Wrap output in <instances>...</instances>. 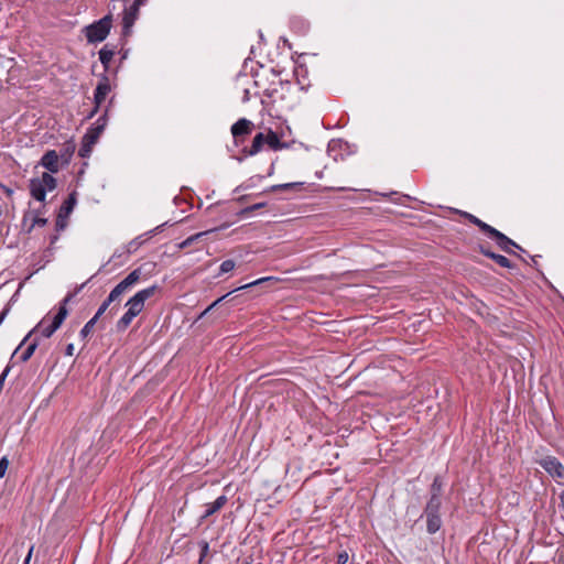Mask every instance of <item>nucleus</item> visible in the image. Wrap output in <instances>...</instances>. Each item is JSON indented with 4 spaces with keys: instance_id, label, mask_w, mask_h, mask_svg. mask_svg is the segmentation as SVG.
Returning <instances> with one entry per match:
<instances>
[{
    "instance_id": "nucleus-1",
    "label": "nucleus",
    "mask_w": 564,
    "mask_h": 564,
    "mask_svg": "<svg viewBox=\"0 0 564 564\" xmlns=\"http://www.w3.org/2000/svg\"><path fill=\"white\" fill-rule=\"evenodd\" d=\"M455 213L467 219L470 224L477 226L479 230L482 231L488 238L495 240L496 245L501 251L517 256V253L512 250V248H516L521 252H525V250L516 241H513L512 239H510L509 237H507L505 234L497 230L492 226L486 224L475 215L458 209H455Z\"/></svg>"
},
{
    "instance_id": "nucleus-2",
    "label": "nucleus",
    "mask_w": 564,
    "mask_h": 564,
    "mask_svg": "<svg viewBox=\"0 0 564 564\" xmlns=\"http://www.w3.org/2000/svg\"><path fill=\"white\" fill-rule=\"evenodd\" d=\"M161 290L162 288L160 285L153 284L138 291L132 297H130L126 303L128 310L116 324L117 332H124L130 326L132 319L143 311L145 301L152 297L155 293L161 292Z\"/></svg>"
},
{
    "instance_id": "nucleus-3",
    "label": "nucleus",
    "mask_w": 564,
    "mask_h": 564,
    "mask_svg": "<svg viewBox=\"0 0 564 564\" xmlns=\"http://www.w3.org/2000/svg\"><path fill=\"white\" fill-rule=\"evenodd\" d=\"M70 301V292L61 302L59 306L52 310L44 316L35 328L24 338L22 344L28 339L32 333H41L43 337H51L63 324L68 315L67 304Z\"/></svg>"
},
{
    "instance_id": "nucleus-4",
    "label": "nucleus",
    "mask_w": 564,
    "mask_h": 564,
    "mask_svg": "<svg viewBox=\"0 0 564 564\" xmlns=\"http://www.w3.org/2000/svg\"><path fill=\"white\" fill-rule=\"evenodd\" d=\"M444 479L441 475H436L429 489V499L423 508L424 513L442 514Z\"/></svg>"
},
{
    "instance_id": "nucleus-5",
    "label": "nucleus",
    "mask_w": 564,
    "mask_h": 564,
    "mask_svg": "<svg viewBox=\"0 0 564 564\" xmlns=\"http://www.w3.org/2000/svg\"><path fill=\"white\" fill-rule=\"evenodd\" d=\"M112 24L111 15H105L100 20L85 26V35L89 43L104 41L110 32Z\"/></svg>"
},
{
    "instance_id": "nucleus-6",
    "label": "nucleus",
    "mask_w": 564,
    "mask_h": 564,
    "mask_svg": "<svg viewBox=\"0 0 564 564\" xmlns=\"http://www.w3.org/2000/svg\"><path fill=\"white\" fill-rule=\"evenodd\" d=\"M143 276L142 268L139 267L131 271L121 282H119L109 293L110 300L116 302L120 301V297L129 292Z\"/></svg>"
},
{
    "instance_id": "nucleus-7",
    "label": "nucleus",
    "mask_w": 564,
    "mask_h": 564,
    "mask_svg": "<svg viewBox=\"0 0 564 564\" xmlns=\"http://www.w3.org/2000/svg\"><path fill=\"white\" fill-rule=\"evenodd\" d=\"M538 463L551 477L564 479V465L556 457L545 456Z\"/></svg>"
},
{
    "instance_id": "nucleus-8",
    "label": "nucleus",
    "mask_w": 564,
    "mask_h": 564,
    "mask_svg": "<svg viewBox=\"0 0 564 564\" xmlns=\"http://www.w3.org/2000/svg\"><path fill=\"white\" fill-rule=\"evenodd\" d=\"M253 128L254 124L251 120L247 118H241L231 126L230 131L232 138L237 139L239 137L250 135L252 133Z\"/></svg>"
},
{
    "instance_id": "nucleus-9",
    "label": "nucleus",
    "mask_w": 564,
    "mask_h": 564,
    "mask_svg": "<svg viewBox=\"0 0 564 564\" xmlns=\"http://www.w3.org/2000/svg\"><path fill=\"white\" fill-rule=\"evenodd\" d=\"M265 133L259 132L253 137L250 147H243L241 153L243 156H253L258 154L265 145Z\"/></svg>"
},
{
    "instance_id": "nucleus-10",
    "label": "nucleus",
    "mask_w": 564,
    "mask_h": 564,
    "mask_svg": "<svg viewBox=\"0 0 564 564\" xmlns=\"http://www.w3.org/2000/svg\"><path fill=\"white\" fill-rule=\"evenodd\" d=\"M110 84L107 77H104L102 80L97 85L94 94L95 108L91 115L99 108V106L105 101L107 95L110 93Z\"/></svg>"
},
{
    "instance_id": "nucleus-11",
    "label": "nucleus",
    "mask_w": 564,
    "mask_h": 564,
    "mask_svg": "<svg viewBox=\"0 0 564 564\" xmlns=\"http://www.w3.org/2000/svg\"><path fill=\"white\" fill-rule=\"evenodd\" d=\"M139 14V9L137 6H130L123 12L122 17V33L123 35H128L133 26Z\"/></svg>"
},
{
    "instance_id": "nucleus-12",
    "label": "nucleus",
    "mask_w": 564,
    "mask_h": 564,
    "mask_svg": "<svg viewBox=\"0 0 564 564\" xmlns=\"http://www.w3.org/2000/svg\"><path fill=\"white\" fill-rule=\"evenodd\" d=\"M421 518H425L426 532L431 535L437 533L443 527L442 514L422 512Z\"/></svg>"
},
{
    "instance_id": "nucleus-13",
    "label": "nucleus",
    "mask_w": 564,
    "mask_h": 564,
    "mask_svg": "<svg viewBox=\"0 0 564 564\" xmlns=\"http://www.w3.org/2000/svg\"><path fill=\"white\" fill-rule=\"evenodd\" d=\"M479 252L481 254H484L485 257L491 259L492 261H495L498 265H500L501 268H507V269H512L513 268V264L512 262L505 256L502 254H499V253H496L494 251H491L489 248L480 245L479 246Z\"/></svg>"
},
{
    "instance_id": "nucleus-14",
    "label": "nucleus",
    "mask_w": 564,
    "mask_h": 564,
    "mask_svg": "<svg viewBox=\"0 0 564 564\" xmlns=\"http://www.w3.org/2000/svg\"><path fill=\"white\" fill-rule=\"evenodd\" d=\"M70 215V194L65 197L56 218V229L64 230L67 227V218Z\"/></svg>"
},
{
    "instance_id": "nucleus-15",
    "label": "nucleus",
    "mask_w": 564,
    "mask_h": 564,
    "mask_svg": "<svg viewBox=\"0 0 564 564\" xmlns=\"http://www.w3.org/2000/svg\"><path fill=\"white\" fill-rule=\"evenodd\" d=\"M99 140V137L86 131L82 139V145L78 151V155L80 158H88L93 151L94 145Z\"/></svg>"
},
{
    "instance_id": "nucleus-16",
    "label": "nucleus",
    "mask_w": 564,
    "mask_h": 564,
    "mask_svg": "<svg viewBox=\"0 0 564 564\" xmlns=\"http://www.w3.org/2000/svg\"><path fill=\"white\" fill-rule=\"evenodd\" d=\"M41 165L51 173H56L59 169V158L54 150L47 151L41 159Z\"/></svg>"
},
{
    "instance_id": "nucleus-17",
    "label": "nucleus",
    "mask_w": 564,
    "mask_h": 564,
    "mask_svg": "<svg viewBox=\"0 0 564 564\" xmlns=\"http://www.w3.org/2000/svg\"><path fill=\"white\" fill-rule=\"evenodd\" d=\"M116 53H117V46L109 44V43L104 45V47L99 51V59H100L105 70L109 69L110 62Z\"/></svg>"
},
{
    "instance_id": "nucleus-18",
    "label": "nucleus",
    "mask_w": 564,
    "mask_h": 564,
    "mask_svg": "<svg viewBox=\"0 0 564 564\" xmlns=\"http://www.w3.org/2000/svg\"><path fill=\"white\" fill-rule=\"evenodd\" d=\"M227 503V497L225 495L219 496L213 503L206 505V510L200 517V521L206 520L217 511H219Z\"/></svg>"
},
{
    "instance_id": "nucleus-19",
    "label": "nucleus",
    "mask_w": 564,
    "mask_h": 564,
    "mask_svg": "<svg viewBox=\"0 0 564 564\" xmlns=\"http://www.w3.org/2000/svg\"><path fill=\"white\" fill-rule=\"evenodd\" d=\"M265 143L269 147V149L273 151H279L282 149L288 148V143L283 142L276 132L269 129L268 133L265 134Z\"/></svg>"
},
{
    "instance_id": "nucleus-20",
    "label": "nucleus",
    "mask_w": 564,
    "mask_h": 564,
    "mask_svg": "<svg viewBox=\"0 0 564 564\" xmlns=\"http://www.w3.org/2000/svg\"><path fill=\"white\" fill-rule=\"evenodd\" d=\"M30 192L33 198L43 202L45 199L46 189L39 178H33L30 182Z\"/></svg>"
},
{
    "instance_id": "nucleus-21",
    "label": "nucleus",
    "mask_w": 564,
    "mask_h": 564,
    "mask_svg": "<svg viewBox=\"0 0 564 564\" xmlns=\"http://www.w3.org/2000/svg\"><path fill=\"white\" fill-rule=\"evenodd\" d=\"M107 113L108 109L104 112L102 116H100L88 129L87 131L89 133L96 134L100 138L101 133L104 132L106 126H107Z\"/></svg>"
},
{
    "instance_id": "nucleus-22",
    "label": "nucleus",
    "mask_w": 564,
    "mask_h": 564,
    "mask_svg": "<svg viewBox=\"0 0 564 564\" xmlns=\"http://www.w3.org/2000/svg\"><path fill=\"white\" fill-rule=\"evenodd\" d=\"M303 186V183L301 182H292V183H284V184H276L272 185L269 188V192H282V191H289V189H299Z\"/></svg>"
},
{
    "instance_id": "nucleus-23",
    "label": "nucleus",
    "mask_w": 564,
    "mask_h": 564,
    "mask_svg": "<svg viewBox=\"0 0 564 564\" xmlns=\"http://www.w3.org/2000/svg\"><path fill=\"white\" fill-rule=\"evenodd\" d=\"M215 230H217V228L212 229V230L202 231V232H198V234H195V235H192L191 237L186 238L184 241H182L180 243V248L181 249L187 248V247L192 246L194 241L198 240L203 236H206L209 232H213Z\"/></svg>"
},
{
    "instance_id": "nucleus-24",
    "label": "nucleus",
    "mask_w": 564,
    "mask_h": 564,
    "mask_svg": "<svg viewBox=\"0 0 564 564\" xmlns=\"http://www.w3.org/2000/svg\"><path fill=\"white\" fill-rule=\"evenodd\" d=\"M39 180L46 191H53L56 187V180L50 173H43Z\"/></svg>"
},
{
    "instance_id": "nucleus-25",
    "label": "nucleus",
    "mask_w": 564,
    "mask_h": 564,
    "mask_svg": "<svg viewBox=\"0 0 564 564\" xmlns=\"http://www.w3.org/2000/svg\"><path fill=\"white\" fill-rule=\"evenodd\" d=\"M279 279L278 278H274V276H265V278H261V279H258L256 281H252L250 283H247V284H243L239 288L236 289L237 290H245V289H248V288H251V286H254V285H259V284H262V283H265V282H276Z\"/></svg>"
},
{
    "instance_id": "nucleus-26",
    "label": "nucleus",
    "mask_w": 564,
    "mask_h": 564,
    "mask_svg": "<svg viewBox=\"0 0 564 564\" xmlns=\"http://www.w3.org/2000/svg\"><path fill=\"white\" fill-rule=\"evenodd\" d=\"M143 236H139L137 238H134L133 240H131L127 247H126V252L127 253H133L135 252L144 242V240L142 239Z\"/></svg>"
},
{
    "instance_id": "nucleus-27",
    "label": "nucleus",
    "mask_w": 564,
    "mask_h": 564,
    "mask_svg": "<svg viewBox=\"0 0 564 564\" xmlns=\"http://www.w3.org/2000/svg\"><path fill=\"white\" fill-rule=\"evenodd\" d=\"M198 545L200 547L198 564H206L205 558L209 554V543L205 540H202Z\"/></svg>"
},
{
    "instance_id": "nucleus-28",
    "label": "nucleus",
    "mask_w": 564,
    "mask_h": 564,
    "mask_svg": "<svg viewBox=\"0 0 564 564\" xmlns=\"http://www.w3.org/2000/svg\"><path fill=\"white\" fill-rule=\"evenodd\" d=\"M116 301L115 300H110V295H108V297L101 303V305L99 306V308L97 310L96 314H95V319H98L106 311L107 308L110 306L111 303H115Z\"/></svg>"
},
{
    "instance_id": "nucleus-29",
    "label": "nucleus",
    "mask_w": 564,
    "mask_h": 564,
    "mask_svg": "<svg viewBox=\"0 0 564 564\" xmlns=\"http://www.w3.org/2000/svg\"><path fill=\"white\" fill-rule=\"evenodd\" d=\"M36 346H37V344L35 341L30 344L26 347V349L22 352V355L20 356L21 361H23V362L28 361L31 358V356L34 354Z\"/></svg>"
},
{
    "instance_id": "nucleus-30",
    "label": "nucleus",
    "mask_w": 564,
    "mask_h": 564,
    "mask_svg": "<svg viewBox=\"0 0 564 564\" xmlns=\"http://www.w3.org/2000/svg\"><path fill=\"white\" fill-rule=\"evenodd\" d=\"M235 261L231 259L223 261V263L219 267V273H228L235 269Z\"/></svg>"
},
{
    "instance_id": "nucleus-31",
    "label": "nucleus",
    "mask_w": 564,
    "mask_h": 564,
    "mask_svg": "<svg viewBox=\"0 0 564 564\" xmlns=\"http://www.w3.org/2000/svg\"><path fill=\"white\" fill-rule=\"evenodd\" d=\"M98 319H95V317L90 318L86 324L85 326L83 327V329L80 330V335L85 338L89 335V333L91 332L94 325L96 324Z\"/></svg>"
},
{
    "instance_id": "nucleus-32",
    "label": "nucleus",
    "mask_w": 564,
    "mask_h": 564,
    "mask_svg": "<svg viewBox=\"0 0 564 564\" xmlns=\"http://www.w3.org/2000/svg\"><path fill=\"white\" fill-rule=\"evenodd\" d=\"M264 206H265V203H258V204H253V205H251V206H248V207L243 208V209L240 212V214H241V215H248V214H250V213H252V212H254V210H257V209H260V208H262V207H264Z\"/></svg>"
},
{
    "instance_id": "nucleus-33",
    "label": "nucleus",
    "mask_w": 564,
    "mask_h": 564,
    "mask_svg": "<svg viewBox=\"0 0 564 564\" xmlns=\"http://www.w3.org/2000/svg\"><path fill=\"white\" fill-rule=\"evenodd\" d=\"M8 466H9V460L7 457H2L0 459V478H2L4 475H6V471L8 469Z\"/></svg>"
},
{
    "instance_id": "nucleus-34",
    "label": "nucleus",
    "mask_w": 564,
    "mask_h": 564,
    "mask_svg": "<svg viewBox=\"0 0 564 564\" xmlns=\"http://www.w3.org/2000/svg\"><path fill=\"white\" fill-rule=\"evenodd\" d=\"M348 560H349V555H348L347 551H343V552L338 553L336 563L337 564H346L348 562Z\"/></svg>"
},
{
    "instance_id": "nucleus-35",
    "label": "nucleus",
    "mask_w": 564,
    "mask_h": 564,
    "mask_svg": "<svg viewBox=\"0 0 564 564\" xmlns=\"http://www.w3.org/2000/svg\"><path fill=\"white\" fill-rule=\"evenodd\" d=\"M228 295H229V293H228V294H226V295H224V296H221V297H219V299H218V300H216L215 302H213V303H212V304H210V305H209V306H208V307H207V308L202 313V315H200V316L206 315L209 311H212V310H213V308H214L218 303H220V302H221L226 296H228Z\"/></svg>"
},
{
    "instance_id": "nucleus-36",
    "label": "nucleus",
    "mask_w": 564,
    "mask_h": 564,
    "mask_svg": "<svg viewBox=\"0 0 564 564\" xmlns=\"http://www.w3.org/2000/svg\"><path fill=\"white\" fill-rule=\"evenodd\" d=\"M0 188L3 191V193H4L8 197H11V196H12V194H13V189H12V188H10V187H8V186H6V185H4V184H2L1 182H0Z\"/></svg>"
},
{
    "instance_id": "nucleus-37",
    "label": "nucleus",
    "mask_w": 564,
    "mask_h": 564,
    "mask_svg": "<svg viewBox=\"0 0 564 564\" xmlns=\"http://www.w3.org/2000/svg\"><path fill=\"white\" fill-rule=\"evenodd\" d=\"M33 551H34V545H31L29 547V551H28V554H26V556L24 558V563L23 564H30Z\"/></svg>"
},
{
    "instance_id": "nucleus-38",
    "label": "nucleus",
    "mask_w": 564,
    "mask_h": 564,
    "mask_svg": "<svg viewBox=\"0 0 564 564\" xmlns=\"http://www.w3.org/2000/svg\"><path fill=\"white\" fill-rule=\"evenodd\" d=\"M45 224H46V219L40 218V217H34L33 224L31 227H33L34 225L44 226Z\"/></svg>"
},
{
    "instance_id": "nucleus-39",
    "label": "nucleus",
    "mask_w": 564,
    "mask_h": 564,
    "mask_svg": "<svg viewBox=\"0 0 564 564\" xmlns=\"http://www.w3.org/2000/svg\"><path fill=\"white\" fill-rule=\"evenodd\" d=\"M246 138H247V137H239V138H237V139H234V142H235V144H236L237 147L242 145V144L245 143V141H246Z\"/></svg>"
},
{
    "instance_id": "nucleus-40",
    "label": "nucleus",
    "mask_w": 564,
    "mask_h": 564,
    "mask_svg": "<svg viewBox=\"0 0 564 564\" xmlns=\"http://www.w3.org/2000/svg\"><path fill=\"white\" fill-rule=\"evenodd\" d=\"M163 226H164V224H163V225H161V226L155 227L153 230H150L147 235L152 236V235H155V234L160 232V231H161V228H162Z\"/></svg>"
},
{
    "instance_id": "nucleus-41",
    "label": "nucleus",
    "mask_w": 564,
    "mask_h": 564,
    "mask_svg": "<svg viewBox=\"0 0 564 564\" xmlns=\"http://www.w3.org/2000/svg\"><path fill=\"white\" fill-rule=\"evenodd\" d=\"M119 310V304H115L110 310H109V315L113 316Z\"/></svg>"
},
{
    "instance_id": "nucleus-42",
    "label": "nucleus",
    "mask_w": 564,
    "mask_h": 564,
    "mask_svg": "<svg viewBox=\"0 0 564 564\" xmlns=\"http://www.w3.org/2000/svg\"><path fill=\"white\" fill-rule=\"evenodd\" d=\"M250 100V93H249V89H245V93H243V97H242V101L243 102H247Z\"/></svg>"
},
{
    "instance_id": "nucleus-43",
    "label": "nucleus",
    "mask_w": 564,
    "mask_h": 564,
    "mask_svg": "<svg viewBox=\"0 0 564 564\" xmlns=\"http://www.w3.org/2000/svg\"><path fill=\"white\" fill-rule=\"evenodd\" d=\"M560 507L564 511V490L560 494Z\"/></svg>"
},
{
    "instance_id": "nucleus-44",
    "label": "nucleus",
    "mask_w": 564,
    "mask_h": 564,
    "mask_svg": "<svg viewBox=\"0 0 564 564\" xmlns=\"http://www.w3.org/2000/svg\"><path fill=\"white\" fill-rule=\"evenodd\" d=\"M538 256H532L531 257V261H532V267L536 268L538 267V260H536Z\"/></svg>"
},
{
    "instance_id": "nucleus-45",
    "label": "nucleus",
    "mask_w": 564,
    "mask_h": 564,
    "mask_svg": "<svg viewBox=\"0 0 564 564\" xmlns=\"http://www.w3.org/2000/svg\"><path fill=\"white\" fill-rule=\"evenodd\" d=\"M145 0H135L131 6H137L138 9H140V6L143 4Z\"/></svg>"
},
{
    "instance_id": "nucleus-46",
    "label": "nucleus",
    "mask_w": 564,
    "mask_h": 564,
    "mask_svg": "<svg viewBox=\"0 0 564 564\" xmlns=\"http://www.w3.org/2000/svg\"><path fill=\"white\" fill-rule=\"evenodd\" d=\"M84 288V284H82L79 288L73 291L72 296L74 297L82 289Z\"/></svg>"
},
{
    "instance_id": "nucleus-47",
    "label": "nucleus",
    "mask_w": 564,
    "mask_h": 564,
    "mask_svg": "<svg viewBox=\"0 0 564 564\" xmlns=\"http://www.w3.org/2000/svg\"><path fill=\"white\" fill-rule=\"evenodd\" d=\"M70 352H72L70 344H68V345L65 347V354H66L67 356H70Z\"/></svg>"
},
{
    "instance_id": "nucleus-48",
    "label": "nucleus",
    "mask_w": 564,
    "mask_h": 564,
    "mask_svg": "<svg viewBox=\"0 0 564 564\" xmlns=\"http://www.w3.org/2000/svg\"><path fill=\"white\" fill-rule=\"evenodd\" d=\"M127 55H128V52H127V51L122 53L121 62H122L123 59H126V58H127Z\"/></svg>"
},
{
    "instance_id": "nucleus-49",
    "label": "nucleus",
    "mask_w": 564,
    "mask_h": 564,
    "mask_svg": "<svg viewBox=\"0 0 564 564\" xmlns=\"http://www.w3.org/2000/svg\"><path fill=\"white\" fill-rule=\"evenodd\" d=\"M72 204H73V207L75 206L76 204V198H75V193L73 192V200H72Z\"/></svg>"
},
{
    "instance_id": "nucleus-50",
    "label": "nucleus",
    "mask_w": 564,
    "mask_h": 564,
    "mask_svg": "<svg viewBox=\"0 0 564 564\" xmlns=\"http://www.w3.org/2000/svg\"><path fill=\"white\" fill-rule=\"evenodd\" d=\"M245 564H251V563H250V562H247V563H245Z\"/></svg>"
}]
</instances>
